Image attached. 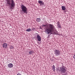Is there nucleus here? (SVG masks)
I'll use <instances>...</instances> for the list:
<instances>
[{"instance_id":"f257e3e1","label":"nucleus","mask_w":75,"mask_h":75,"mask_svg":"<svg viewBox=\"0 0 75 75\" xmlns=\"http://www.w3.org/2000/svg\"><path fill=\"white\" fill-rule=\"evenodd\" d=\"M44 26V27H46L45 28V32H46L48 34H51V33L54 31L55 29L54 26L51 24H49L46 26L45 25Z\"/></svg>"},{"instance_id":"f03ea898","label":"nucleus","mask_w":75,"mask_h":75,"mask_svg":"<svg viewBox=\"0 0 75 75\" xmlns=\"http://www.w3.org/2000/svg\"><path fill=\"white\" fill-rule=\"evenodd\" d=\"M7 4H8L10 6V7H11V9L13 10V7L15 6V4L14 1L13 0H6Z\"/></svg>"},{"instance_id":"7ed1b4c3","label":"nucleus","mask_w":75,"mask_h":75,"mask_svg":"<svg viewBox=\"0 0 75 75\" xmlns=\"http://www.w3.org/2000/svg\"><path fill=\"white\" fill-rule=\"evenodd\" d=\"M61 65H62V66L61 67V68L59 69V71L61 72L62 74V75H65L66 74H65V73L66 72V69H65V67L63 65V64L61 63Z\"/></svg>"},{"instance_id":"20e7f679","label":"nucleus","mask_w":75,"mask_h":75,"mask_svg":"<svg viewBox=\"0 0 75 75\" xmlns=\"http://www.w3.org/2000/svg\"><path fill=\"white\" fill-rule=\"evenodd\" d=\"M21 10L22 12L24 13H27V8L25 6H24V5H22L21 6Z\"/></svg>"},{"instance_id":"39448f33","label":"nucleus","mask_w":75,"mask_h":75,"mask_svg":"<svg viewBox=\"0 0 75 75\" xmlns=\"http://www.w3.org/2000/svg\"><path fill=\"white\" fill-rule=\"evenodd\" d=\"M54 52L56 56H58L61 54V51L55 49L54 50Z\"/></svg>"},{"instance_id":"423d86ee","label":"nucleus","mask_w":75,"mask_h":75,"mask_svg":"<svg viewBox=\"0 0 75 75\" xmlns=\"http://www.w3.org/2000/svg\"><path fill=\"white\" fill-rule=\"evenodd\" d=\"M8 68H11L13 67V64L12 63H9L8 65Z\"/></svg>"},{"instance_id":"0eeeda50","label":"nucleus","mask_w":75,"mask_h":75,"mask_svg":"<svg viewBox=\"0 0 75 75\" xmlns=\"http://www.w3.org/2000/svg\"><path fill=\"white\" fill-rule=\"evenodd\" d=\"M2 47L3 48H7V44L6 43L2 44Z\"/></svg>"},{"instance_id":"6e6552de","label":"nucleus","mask_w":75,"mask_h":75,"mask_svg":"<svg viewBox=\"0 0 75 75\" xmlns=\"http://www.w3.org/2000/svg\"><path fill=\"white\" fill-rule=\"evenodd\" d=\"M37 39L38 41H41V38L40 35H37Z\"/></svg>"},{"instance_id":"1a4fd4ad","label":"nucleus","mask_w":75,"mask_h":75,"mask_svg":"<svg viewBox=\"0 0 75 75\" xmlns=\"http://www.w3.org/2000/svg\"><path fill=\"white\" fill-rule=\"evenodd\" d=\"M38 3H40L41 5H43L44 4V2L42 1L39 0L38 1Z\"/></svg>"},{"instance_id":"9d476101","label":"nucleus","mask_w":75,"mask_h":75,"mask_svg":"<svg viewBox=\"0 0 75 75\" xmlns=\"http://www.w3.org/2000/svg\"><path fill=\"white\" fill-rule=\"evenodd\" d=\"M62 10H63V11H64L66 10V7L65 6H62Z\"/></svg>"},{"instance_id":"9b49d317","label":"nucleus","mask_w":75,"mask_h":75,"mask_svg":"<svg viewBox=\"0 0 75 75\" xmlns=\"http://www.w3.org/2000/svg\"><path fill=\"white\" fill-rule=\"evenodd\" d=\"M28 52L29 55H32V54H33V50H29Z\"/></svg>"},{"instance_id":"f8f14e48","label":"nucleus","mask_w":75,"mask_h":75,"mask_svg":"<svg viewBox=\"0 0 75 75\" xmlns=\"http://www.w3.org/2000/svg\"><path fill=\"white\" fill-rule=\"evenodd\" d=\"M41 20L40 18H37L36 20V21L37 22H40Z\"/></svg>"},{"instance_id":"ddd939ff","label":"nucleus","mask_w":75,"mask_h":75,"mask_svg":"<svg viewBox=\"0 0 75 75\" xmlns=\"http://www.w3.org/2000/svg\"><path fill=\"white\" fill-rule=\"evenodd\" d=\"M52 68L54 71H55V66L53 65L52 67Z\"/></svg>"},{"instance_id":"4468645a","label":"nucleus","mask_w":75,"mask_h":75,"mask_svg":"<svg viewBox=\"0 0 75 75\" xmlns=\"http://www.w3.org/2000/svg\"><path fill=\"white\" fill-rule=\"evenodd\" d=\"M31 29L30 28L26 30V31H28V32H30L31 31Z\"/></svg>"},{"instance_id":"2eb2a0df","label":"nucleus","mask_w":75,"mask_h":75,"mask_svg":"<svg viewBox=\"0 0 75 75\" xmlns=\"http://www.w3.org/2000/svg\"><path fill=\"white\" fill-rule=\"evenodd\" d=\"M57 27L59 28H61V26L60 25H58L57 26Z\"/></svg>"},{"instance_id":"dca6fc26","label":"nucleus","mask_w":75,"mask_h":75,"mask_svg":"<svg viewBox=\"0 0 75 75\" xmlns=\"http://www.w3.org/2000/svg\"><path fill=\"white\" fill-rule=\"evenodd\" d=\"M57 26L59 25H60V23H59V21L57 22Z\"/></svg>"},{"instance_id":"f3484780","label":"nucleus","mask_w":75,"mask_h":75,"mask_svg":"<svg viewBox=\"0 0 75 75\" xmlns=\"http://www.w3.org/2000/svg\"><path fill=\"white\" fill-rule=\"evenodd\" d=\"M10 48H11V49H13V48H14V47L13 46H11Z\"/></svg>"},{"instance_id":"a211bd4d","label":"nucleus","mask_w":75,"mask_h":75,"mask_svg":"<svg viewBox=\"0 0 75 75\" xmlns=\"http://www.w3.org/2000/svg\"><path fill=\"white\" fill-rule=\"evenodd\" d=\"M73 58H74V59H75V54H74L73 56Z\"/></svg>"},{"instance_id":"6ab92c4d","label":"nucleus","mask_w":75,"mask_h":75,"mask_svg":"<svg viewBox=\"0 0 75 75\" xmlns=\"http://www.w3.org/2000/svg\"><path fill=\"white\" fill-rule=\"evenodd\" d=\"M56 34H57V33H56L55 32L54 33V35H56Z\"/></svg>"},{"instance_id":"aec40b11","label":"nucleus","mask_w":75,"mask_h":75,"mask_svg":"<svg viewBox=\"0 0 75 75\" xmlns=\"http://www.w3.org/2000/svg\"><path fill=\"white\" fill-rule=\"evenodd\" d=\"M17 75H21L20 74L18 73V74H17Z\"/></svg>"},{"instance_id":"412c9836","label":"nucleus","mask_w":75,"mask_h":75,"mask_svg":"<svg viewBox=\"0 0 75 75\" xmlns=\"http://www.w3.org/2000/svg\"><path fill=\"white\" fill-rule=\"evenodd\" d=\"M51 34H52V33H51Z\"/></svg>"},{"instance_id":"4be33fe9","label":"nucleus","mask_w":75,"mask_h":75,"mask_svg":"<svg viewBox=\"0 0 75 75\" xmlns=\"http://www.w3.org/2000/svg\"><path fill=\"white\" fill-rule=\"evenodd\" d=\"M38 43H39V42H38Z\"/></svg>"},{"instance_id":"5701e85b","label":"nucleus","mask_w":75,"mask_h":75,"mask_svg":"<svg viewBox=\"0 0 75 75\" xmlns=\"http://www.w3.org/2000/svg\"><path fill=\"white\" fill-rule=\"evenodd\" d=\"M33 29L34 30V28H33Z\"/></svg>"}]
</instances>
